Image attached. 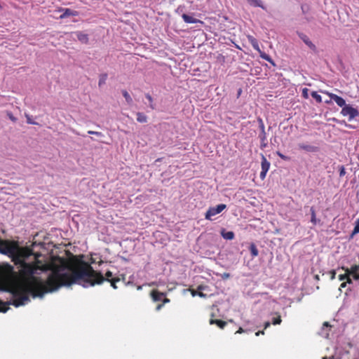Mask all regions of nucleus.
<instances>
[{"label": "nucleus", "instance_id": "nucleus-10", "mask_svg": "<svg viewBox=\"0 0 359 359\" xmlns=\"http://www.w3.org/2000/svg\"><path fill=\"white\" fill-rule=\"evenodd\" d=\"M327 95H329L330 98H331V100H333V101L337 104L338 106L343 108L346 104L345 100L343 97L330 93H327Z\"/></svg>", "mask_w": 359, "mask_h": 359}, {"label": "nucleus", "instance_id": "nucleus-17", "mask_svg": "<svg viewBox=\"0 0 359 359\" xmlns=\"http://www.w3.org/2000/svg\"><path fill=\"white\" fill-rule=\"evenodd\" d=\"M210 324H211V325L215 324L219 328L223 329L226 325V322H225L224 320H222L210 319Z\"/></svg>", "mask_w": 359, "mask_h": 359}, {"label": "nucleus", "instance_id": "nucleus-25", "mask_svg": "<svg viewBox=\"0 0 359 359\" xmlns=\"http://www.w3.org/2000/svg\"><path fill=\"white\" fill-rule=\"evenodd\" d=\"M107 79V74H102L100 76L99 82H98L99 87H101L102 85H104Z\"/></svg>", "mask_w": 359, "mask_h": 359}, {"label": "nucleus", "instance_id": "nucleus-34", "mask_svg": "<svg viewBox=\"0 0 359 359\" xmlns=\"http://www.w3.org/2000/svg\"><path fill=\"white\" fill-rule=\"evenodd\" d=\"M25 117L27 118V123L32 124V125H36L37 124V123H36V122H34V121H33L32 120V118H31V116L29 114H25Z\"/></svg>", "mask_w": 359, "mask_h": 359}, {"label": "nucleus", "instance_id": "nucleus-23", "mask_svg": "<svg viewBox=\"0 0 359 359\" xmlns=\"http://www.w3.org/2000/svg\"><path fill=\"white\" fill-rule=\"evenodd\" d=\"M137 121L140 123H146L147 121V116L142 112H137Z\"/></svg>", "mask_w": 359, "mask_h": 359}, {"label": "nucleus", "instance_id": "nucleus-47", "mask_svg": "<svg viewBox=\"0 0 359 359\" xmlns=\"http://www.w3.org/2000/svg\"><path fill=\"white\" fill-rule=\"evenodd\" d=\"M162 301L163 304L170 302V299L166 298L165 296L163 298Z\"/></svg>", "mask_w": 359, "mask_h": 359}, {"label": "nucleus", "instance_id": "nucleus-40", "mask_svg": "<svg viewBox=\"0 0 359 359\" xmlns=\"http://www.w3.org/2000/svg\"><path fill=\"white\" fill-rule=\"evenodd\" d=\"M88 134H91V135H95L99 136V137L102 136V133H100V132H97V131H92V130H89V131H88Z\"/></svg>", "mask_w": 359, "mask_h": 359}, {"label": "nucleus", "instance_id": "nucleus-36", "mask_svg": "<svg viewBox=\"0 0 359 359\" xmlns=\"http://www.w3.org/2000/svg\"><path fill=\"white\" fill-rule=\"evenodd\" d=\"M301 9L303 13H306L309 11V6L307 4H302L301 6Z\"/></svg>", "mask_w": 359, "mask_h": 359}, {"label": "nucleus", "instance_id": "nucleus-29", "mask_svg": "<svg viewBox=\"0 0 359 359\" xmlns=\"http://www.w3.org/2000/svg\"><path fill=\"white\" fill-rule=\"evenodd\" d=\"M311 222L313 224H316L317 220H316V212L313 207H311Z\"/></svg>", "mask_w": 359, "mask_h": 359}, {"label": "nucleus", "instance_id": "nucleus-48", "mask_svg": "<svg viewBox=\"0 0 359 359\" xmlns=\"http://www.w3.org/2000/svg\"><path fill=\"white\" fill-rule=\"evenodd\" d=\"M163 305H164L163 304H161L157 305L156 308V311L161 310L162 309V307L163 306Z\"/></svg>", "mask_w": 359, "mask_h": 359}, {"label": "nucleus", "instance_id": "nucleus-3", "mask_svg": "<svg viewBox=\"0 0 359 359\" xmlns=\"http://www.w3.org/2000/svg\"><path fill=\"white\" fill-rule=\"evenodd\" d=\"M18 250V245L15 241L1 240L0 238V253L9 256Z\"/></svg>", "mask_w": 359, "mask_h": 359}, {"label": "nucleus", "instance_id": "nucleus-12", "mask_svg": "<svg viewBox=\"0 0 359 359\" xmlns=\"http://www.w3.org/2000/svg\"><path fill=\"white\" fill-rule=\"evenodd\" d=\"M165 296V293L161 292L157 290H153L151 292V297L154 302L161 301Z\"/></svg>", "mask_w": 359, "mask_h": 359}, {"label": "nucleus", "instance_id": "nucleus-5", "mask_svg": "<svg viewBox=\"0 0 359 359\" xmlns=\"http://www.w3.org/2000/svg\"><path fill=\"white\" fill-rule=\"evenodd\" d=\"M341 114L343 116H348V119L351 121L359 115V111L357 109L353 108L350 104H346L342 108Z\"/></svg>", "mask_w": 359, "mask_h": 359}, {"label": "nucleus", "instance_id": "nucleus-53", "mask_svg": "<svg viewBox=\"0 0 359 359\" xmlns=\"http://www.w3.org/2000/svg\"><path fill=\"white\" fill-rule=\"evenodd\" d=\"M333 100H331V98L329 100H325V103L326 104H330Z\"/></svg>", "mask_w": 359, "mask_h": 359}, {"label": "nucleus", "instance_id": "nucleus-54", "mask_svg": "<svg viewBox=\"0 0 359 359\" xmlns=\"http://www.w3.org/2000/svg\"><path fill=\"white\" fill-rule=\"evenodd\" d=\"M229 276H230L229 273H224L223 277L224 278H229Z\"/></svg>", "mask_w": 359, "mask_h": 359}, {"label": "nucleus", "instance_id": "nucleus-31", "mask_svg": "<svg viewBox=\"0 0 359 359\" xmlns=\"http://www.w3.org/2000/svg\"><path fill=\"white\" fill-rule=\"evenodd\" d=\"M145 97L148 100L149 102V107L154 109H155V106L154 104H153V98L152 97L149 95V94H146L145 95Z\"/></svg>", "mask_w": 359, "mask_h": 359}, {"label": "nucleus", "instance_id": "nucleus-41", "mask_svg": "<svg viewBox=\"0 0 359 359\" xmlns=\"http://www.w3.org/2000/svg\"><path fill=\"white\" fill-rule=\"evenodd\" d=\"M308 89L307 88H304L302 90V96L304 97V98H308L309 97V95H308Z\"/></svg>", "mask_w": 359, "mask_h": 359}, {"label": "nucleus", "instance_id": "nucleus-20", "mask_svg": "<svg viewBox=\"0 0 359 359\" xmlns=\"http://www.w3.org/2000/svg\"><path fill=\"white\" fill-rule=\"evenodd\" d=\"M221 234L222 237L226 240H233L235 237V234L233 231H225L223 230Z\"/></svg>", "mask_w": 359, "mask_h": 359}, {"label": "nucleus", "instance_id": "nucleus-27", "mask_svg": "<svg viewBox=\"0 0 359 359\" xmlns=\"http://www.w3.org/2000/svg\"><path fill=\"white\" fill-rule=\"evenodd\" d=\"M311 97L313 99H315L317 102H318V103L322 102V97L319 94H318L317 92L313 91V92H311Z\"/></svg>", "mask_w": 359, "mask_h": 359}, {"label": "nucleus", "instance_id": "nucleus-6", "mask_svg": "<svg viewBox=\"0 0 359 359\" xmlns=\"http://www.w3.org/2000/svg\"><path fill=\"white\" fill-rule=\"evenodd\" d=\"M226 206L224 204H219V205H217L216 207L210 208L205 213V219L211 220V217L212 216H215V215L220 213L222 211H223L226 208Z\"/></svg>", "mask_w": 359, "mask_h": 359}, {"label": "nucleus", "instance_id": "nucleus-7", "mask_svg": "<svg viewBox=\"0 0 359 359\" xmlns=\"http://www.w3.org/2000/svg\"><path fill=\"white\" fill-rule=\"evenodd\" d=\"M9 257L12 258V261L14 264L15 265H19L20 267L25 262L24 259L25 255L19 247L18 251H16L13 255H10Z\"/></svg>", "mask_w": 359, "mask_h": 359}, {"label": "nucleus", "instance_id": "nucleus-55", "mask_svg": "<svg viewBox=\"0 0 359 359\" xmlns=\"http://www.w3.org/2000/svg\"><path fill=\"white\" fill-rule=\"evenodd\" d=\"M323 325H324V326H330V325H329V323H328L327 322H325V323H323Z\"/></svg>", "mask_w": 359, "mask_h": 359}, {"label": "nucleus", "instance_id": "nucleus-19", "mask_svg": "<svg viewBox=\"0 0 359 359\" xmlns=\"http://www.w3.org/2000/svg\"><path fill=\"white\" fill-rule=\"evenodd\" d=\"M203 289H204V287L203 285H199L198 287V292L194 290H191V293L193 297H194L196 295H198V296H199L201 297H205L206 296V294H205L204 293H203L201 292V290H203Z\"/></svg>", "mask_w": 359, "mask_h": 359}, {"label": "nucleus", "instance_id": "nucleus-46", "mask_svg": "<svg viewBox=\"0 0 359 359\" xmlns=\"http://www.w3.org/2000/svg\"><path fill=\"white\" fill-rule=\"evenodd\" d=\"M245 332V331L242 327H239V329L236 332V334H241Z\"/></svg>", "mask_w": 359, "mask_h": 359}, {"label": "nucleus", "instance_id": "nucleus-21", "mask_svg": "<svg viewBox=\"0 0 359 359\" xmlns=\"http://www.w3.org/2000/svg\"><path fill=\"white\" fill-rule=\"evenodd\" d=\"M259 53L260 57L262 59L269 62L273 66H276L275 62H273V60L271 59V57L268 54L265 53L264 52H263L262 50H260V52H259Z\"/></svg>", "mask_w": 359, "mask_h": 359}, {"label": "nucleus", "instance_id": "nucleus-14", "mask_svg": "<svg viewBox=\"0 0 359 359\" xmlns=\"http://www.w3.org/2000/svg\"><path fill=\"white\" fill-rule=\"evenodd\" d=\"M182 19L184 20V21L187 23H201V24H203V22L198 20V19H196V18H193L192 16L191 15H189L186 13H182Z\"/></svg>", "mask_w": 359, "mask_h": 359}, {"label": "nucleus", "instance_id": "nucleus-43", "mask_svg": "<svg viewBox=\"0 0 359 359\" xmlns=\"http://www.w3.org/2000/svg\"><path fill=\"white\" fill-rule=\"evenodd\" d=\"M268 171H265V170H262L260 174H259V177L261 179H264L265 177H266V172Z\"/></svg>", "mask_w": 359, "mask_h": 359}, {"label": "nucleus", "instance_id": "nucleus-18", "mask_svg": "<svg viewBox=\"0 0 359 359\" xmlns=\"http://www.w3.org/2000/svg\"><path fill=\"white\" fill-rule=\"evenodd\" d=\"M262 170L268 171L270 167V163L266 160L264 155L262 156Z\"/></svg>", "mask_w": 359, "mask_h": 359}, {"label": "nucleus", "instance_id": "nucleus-22", "mask_svg": "<svg viewBox=\"0 0 359 359\" xmlns=\"http://www.w3.org/2000/svg\"><path fill=\"white\" fill-rule=\"evenodd\" d=\"M249 250L250 251L251 255L252 257H255L259 255V251L255 243H251Z\"/></svg>", "mask_w": 359, "mask_h": 359}, {"label": "nucleus", "instance_id": "nucleus-56", "mask_svg": "<svg viewBox=\"0 0 359 359\" xmlns=\"http://www.w3.org/2000/svg\"><path fill=\"white\" fill-rule=\"evenodd\" d=\"M315 278L318 280L320 279L319 278V276L318 275H316L315 276Z\"/></svg>", "mask_w": 359, "mask_h": 359}, {"label": "nucleus", "instance_id": "nucleus-11", "mask_svg": "<svg viewBox=\"0 0 359 359\" xmlns=\"http://www.w3.org/2000/svg\"><path fill=\"white\" fill-rule=\"evenodd\" d=\"M62 13L60 15V18L64 19L70 16H77L79 12L76 11L72 10L70 8H64L62 10Z\"/></svg>", "mask_w": 359, "mask_h": 359}, {"label": "nucleus", "instance_id": "nucleus-42", "mask_svg": "<svg viewBox=\"0 0 359 359\" xmlns=\"http://www.w3.org/2000/svg\"><path fill=\"white\" fill-rule=\"evenodd\" d=\"M330 278H331V280H334L335 278V276H336V271L334 270H331L330 271Z\"/></svg>", "mask_w": 359, "mask_h": 359}, {"label": "nucleus", "instance_id": "nucleus-44", "mask_svg": "<svg viewBox=\"0 0 359 359\" xmlns=\"http://www.w3.org/2000/svg\"><path fill=\"white\" fill-rule=\"evenodd\" d=\"M345 280V282L348 284H351L353 283L351 278V275H348V278H346Z\"/></svg>", "mask_w": 359, "mask_h": 359}, {"label": "nucleus", "instance_id": "nucleus-37", "mask_svg": "<svg viewBox=\"0 0 359 359\" xmlns=\"http://www.w3.org/2000/svg\"><path fill=\"white\" fill-rule=\"evenodd\" d=\"M339 177H344L346 172H345V168L343 165L339 166Z\"/></svg>", "mask_w": 359, "mask_h": 359}, {"label": "nucleus", "instance_id": "nucleus-16", "mask_svg": "<svg viewBox=\"0 0 359 359\" xmlns=\"http://www.w3.org/2000/svg\"><path fill=\"white\" fill-rule=\"evenodd\" d=\"M248 2L252 6L260 7L262 9L266 10V7L262 0H248Z\"/></svg>", "mask_w": 359, "mask_h": 359}, {"label": "nucleus", "instance_id": "nucleus-32", "mask_svg": "<svg viewBox=\"0 0 359 359\" xmlns=\"http://www.w3.org/2000/svg\"><path fill=\"white\" fill-rule=\"evenodd\" d=\"M184 9H185V6H182V5H180V6H179L176 8V10H175V13H177V14H179V15H180V14H182V13H184Z\"/></svg>", "mask_w": 359, "mask_h": 359}, {"label": "nucleus", "instance_id": "nucleus-33", "mask_svg": "<svg viewBox=\"0 0 359 359\" xmlns=\"http://www.w3.org/2000/svg\"><path fill=\"white\" fill-rule=\"evenodd\" d=\"M277 155L283 160L284 161H289L290 160V157L287 156H285L284 154H283L282 153H280V151H277L276 152Z\"/></svg>", "mask_w": 359, "mask_h": 359}, {"label": "nucleus", "instance_id": "nucleus-49", "mask_svg": "<svg viewBox=\"0 0 359 359\" xmlns=\"http://www.w3.org/2000/svg\"><path fill=\"white\" fill-rule=\"evenodd\" d=\"M264 334V331L262 330V331H258L255 333V335L256 336H259L260 334Z\"/></svg>", "mask_w": 359, "mask_h": 359}, {"label": "nucleus", "instance_id": "nucleus-30", "mask_svg": "<svg viewBox=\"0 0 359 359\" xmlns=\"http://www.w3.org/2000/svg\"><path fill=\"white\" fill-rule=\"evenodd\" d=\"M6 271L8 274L12 275L13 276H16V273L13 270V267L11 265H7Z\"/></svg>", "mask_w": 359, "mask_h": 359}, {"label": "nucleus", "instance_id": "nucleus-39", "mask_svg": "<svg viewBox=\"0 0 359 359\" xmlns=\"http://www.w3.org/2000/svg\"><path fill=\"white\" fill-rule=\"evenodd\" d=\"M348 273L347 272H345L344 274H340L339 276V280H345L346 278H348Z\"/></svg>", "mask_w": 359, "mask_h": 359}, {"label": "nucleus", "instance_id": "nucleus-8", "mask_svg": "<svg viewBox=\"0 0 359 359\" xmlns=\"http://www.w3.org/2000/svg\"><path fill=\"white\" fill-rule=\"evenodd\" d=\"M298 36L304 41V43L315 53H318L317 47L310 39L304 33L297 32Z\"/></svg>", "mask_w": 359, "mask_h": 359}, {"label": "nucleus", "instance_id": "nucleus-1", "mask_svg": "<svg viewBox=\"0 0 359 359\" xmlns=\"http://www.w3.org/2000/svg\"><path fill=\"white\" fill-rule=\"evenodd\" d=\"M39 269L40 267L36 263H23L19 271L20 281L8 290L13 299L5 302L0 300V312L6 313L10 305L15 307L25 305L29 302V294L34 298L43 297L46 293L54 292L62 286H69L81 279L89 282L94 273L93 267L82 262L72 267L70 273H62L59 267H55L43 282L34 276Z\"/></svg>", "mask_w": 359, "mask_h": 359}, {"label": "nucleus", "instance_id": "nucleus-28", "mask_svg": "<svg viewBox=\"0 0 359 359\" xmlns=\"http://www.w3.org/2000/svg\"><path fill=\"white\" fill-rule=\"evenodd\" d=\"M276 314L277 316L272 318V324L274 325H280L282 322L281 316L278 313H276Z\"/></svg>", "mask_w": 359, "mask_h": 359}, {"label": "nucleus", "instance_id": "nucleus-24", "mask_svg": "<svg viewBox=\"0 0 359 359\" xmlns=\"http://www.w3.org/2000/svg\"><path fill=\"white\" fill-rule=\"evenodd\" d=\"M122 95L124 97V98L126 99L127 104H128L130 105L133 104V99H132L131 96L130 95V94L126 90H122Z\"/></svg>", "mask_w": 359, "mask_h": 359}, {"label": "nucleus", "instance_id": "nucleus-4", "mask_svg": "<svg viewBox=\"0 0 359 359\" xmlns=\"http://www.w3.org/2000/svg\"><path fill=\"white\" fill-rule=\"evenodd\" d=\"M257 122L259 123V128L260 130V133L259 135V138L260 139V141H261L260 148L262 149H264V148H266L267 147V142H266V134L265 132V126H264L262 118H261L260 117L257 118Z\"/></svg>", "mask_w": 359, "mask_h": 359}, {"label": "nucleus", "instance_id": "nucleus-38", "mask_svg": "<svg viewBox=\"0 0 359 359\" xmlns=\"http://www.w3.org/2000/svg\"><path fill=\"white\" fill-rule=\"evenodd\" d=\"M7 116H8V117L9 118V119H10L11 121H12L13 122H14V123H15V122H16V121H17V118H15V117L13 115V114H12L11 112L8 111V112H7Z\"/></svg>", "mask_w": 359, "mask_h": 359}, {"label": "nucleus", "instance_id": "nucleus-51", "mask_svg": "<svg viewBox=\"0 0 359 359\" xmlns=\"http://www.w3.org/2000/svg\"><path fill=\"white\" fill-rule=\"evenodd\" d=\"M346 284H347V283H346V282H343V283L341 284L340 287H345L346 286Z\"/></svg>", "mask_w": 359, "mask_h": 359}, {"label": "nucleus", "instance_id": "nucleus-9", "mask_svg": "<svg viewBox=\"0 0 359 359\" xmlns=\"http://www.w3.org/2000/svg\"><path fill=\"white\" fill-rule=\"evenodd\" d=\"M73 36H75L77 39L83 44H88L89 43V36L88 34L81 32L76 31L72 33Z\"/></svg>", "mask_w": 359, "mask_h": 359}, {"label": "nucleus", "instance_id": "nucleus-57", "mask_svg": "<svg viewBox=\"0 0 359 359\" xmlns=\"http://www.w3.org/2000/svg\"><path fill=\"white\" fill-rule=\"evenodd\" d=\"M306 20L307 21H310V20H310V18H306Z\"/></svg>", "mask_w": 359, "mask_h": 359}, {"label": "nucleus", "instance_id": "nucleus-50", "mask_svg": "<svg viewBox=\"0 0 359 359\" xmlns=\"http://www.w3.org/2000/svg\"><path fill=\"white\" fill-rule=\"evenodd\" d=\"M271 325V323L269 322H266L264 323V329L268 328Z\"/></svg>", "mask_w": 359, "mask_h": 359}, {"label": "nucleus", "instance_id": "nucleus-35", "mask_svg": "<svg viewBox=\"0 0 359 359\" xmlns=\"http://www.w3.org/2000/svg\"><path fill=\"white\" fill-rule=\"evenodd\" d=\"M252 47L256 50H257L258 52H260V48L259 47V44L257 43V41L254 39L253 41H252Z\"/></svg>", "mask_w": 359, "mask_h": 359}, {"label": "nucleus", "instance_id": "nucleus-58", "mask_svg": "<svg viewBox=\"0 0 359 359\" xmlns=\"http://www.w3.org/2000/svg\"><path fill=\"white\" fill-rule=\"evenodd\" d=\"M358 41L359 42V39H358Z\"/></svg>", "mask_w": 359, "mask_h": 359}, {"label": "nucleus", "instance_id": "nucleus-26", "mask_svg": "<svg viewBox=\"0 0 359 359\" xmlns=\"http://www.w3.org/2000/svg\"><path fill=\"white\" fill-rule=\"evenodd\" d=\"M359 233V218L355 220V227L351 233V236L353 237L354 235Z\"/></svg>", "mask_w": 359, "mask_h": 359}, {"label": "nucleus", "instance_id": "nucleus-13", "mask_svg": "<svg viewBox=\"0 0 359 359\" xmlns=\"http://www.w3.org/2000/svg\"><path fill=\"white\" fill-rule=\"evenodd\" d=\"M298 147L299 149H303L308 152H316L318 151V148L317 147L307 144H304V143L299 144Z\"/></svg>", "mask_w": 359, "mask_h": 359}, {"label": "nucleus", "instance_id": "nucleus-15", "mask_svg": "<svg viewBox=\"0 0 359 359\" xmlns=\"http://www.w3.org/2000/svg\"><path fill=\"white\" fill-rule=\"evenodd\" d=\"M341 269L344 270L345 272H347L348 275H352L359 271V264L353 265L351 266V268L341 266Z\"/></svg>", "mask_w": 359, "mask_h": 359}, {"label": "nucleus", "instance_id": "nucleus-45", "mask_svg": "<svg viewBox=\"0 0 359 359\" xmlns=\"http://www.w3.org/2000/svg\"><path fill=\"white\" fill-rule=\"evenodd\" d=\"M355 280H359V273H355L351 275Z\"/></svg>", "mask_w": 359, "mask_h": 359}, {"label": "nucleus", "instance_id": "nucleus-52", "mask_svg": "<svg viewBox=\"0 0 359 359\" xmlns=\"http://www.w3.org/2000/svg\"><path fill=\"white\" fill-rule=\"evenodd\" d=\"M322 359H334V356H331V357L325 356Z\"/></svg>", "mask_w": 359, "mask_h": 359}, {"label": "nucleus", "instance_id": "nucleus-2", "mask_svg": "<svg viewBox=\"0 0 359 359\" xmlns=\"http://www.w3.org/2000/svg\"><path fill=\"white\" fill-rule=\"evenodd\" d=\"M94 273L92 274V276L90 277L89 282L83 279L79 280L76 283L81 285L83 287H88V286H93L95 284H100L103 283L104 280H107L111 283V286L114 289H116V283L120 281V278L118 277L116 278H112V273L109 271H107L105 273V277L102 276V274L100 272L95 271L93 269Z\"/></svg>", "mask_w": 359, "mask_h": 359}]
</instances>
